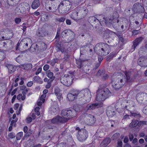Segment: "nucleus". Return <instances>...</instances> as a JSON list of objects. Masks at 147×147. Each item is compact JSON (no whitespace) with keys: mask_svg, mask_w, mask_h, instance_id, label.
I'll return each mask as SVG.
<instances>
[{"mask_svg":"<svg viewBox=\"0 0 147 147\" xmlns=\"http://www.w3.org/2000/svg\"><path fill=\"white\" fill-rule=\"evenodd\" d=\"M88 12V10L86 7H77L70 14V17L77 22L85 18Z\"/></svg>","mask_w":147,"mask_h":147,"instance_id":"nucleus-1","label":"nucleus"},{"mask_svg":"<svg viewBox=\"0 0 147 147\" xmlns=\"http://www.w3.org/2000/svg\"><path fill=\"white\" fill-rule=\"evenodd\" d=\"M95 50L99 55L106 56L110 52V46L107 43H99L96 45Z\"/></svg>","mask_w":147,"mask_h":147,"instance_id":"nucleus-2","label":"nucleus"},{"mask_svg":"<svg viewBox=\"0 0 147 147\" xmlns=\"http://www.w3.org/2000/svg\"><path fill=\"white\" fill-rule=\"evenodd\" d=\"M111 94V93L108 88H99L97 92L96 100L99 101L104 100Z\"/></svg>","mask_w":147,"mask_h":147,"instance_id":"nucleus-3","label":"nucleus"},{"mask_svg":"<svg viewBox=\"0 0 147 147\" xmlns=\"http://www.w3.org/2000/svg\"><path fill=\"white\" fill-rule=\"evenodd\" d=\"M118 14L117 12H114L113 13L112 16L111 17L105 16L103 15H100L99 16L98 19L100 22V24H105L107 26L111 25L112 24V20L118 17Z\"/></svg>","mask_w":147,"mask_h":147,"instance_id":"nucleus-4","label":"nucleus"},{"mask_svg":"<svg viewBox=\"0 0 147 147\" xmlns=\"http://www.w3.org/2000/svg\"><path fill=\"white\" fill-rule=\"evenodd\" d=\"M118 76L115 81L111 80L112 86L116 90L121 88L125 84L126 80L124 75L121 74Z\"/></svg>","mask_w":147,"mask_h":147,"instance_id":"nucleus-5","label":"nucleus"},{"mask_svg":"<svg viewBox=\"0 0 147 147\" xmlns=\"http://www.w3.org/2000/svg\"><path fill=\"white\" fill-rule=\"evenodd\" d=\"M62 116L65 119V122H66L71 118L76 116V112L74 110H71L70 108L63 110L61 112Z\"/></svg>","mask_w":147,"mask_h":147,"instance_id":"nucleus-6","label":"nucleus"},{"mask_svg":"<svg viewBox=\"0 0 147 147\" xmlns=\"http://www.w3.org/2000/svg\"><path fill=\"white\" fill-rule=\"evenodd\" d=\"M76 129L78 131L77 137L79 141L83 142L86 139L88 135V131L82 128L80 129L79 127H77Z\"/></svg>","mask_w":147,"mask_h":147,"instance_id":"nucleus-7","label":"nucleus"},{"mask_svg":"<svg viewBox=\"0 0 147 147\" xmlns=\"http://www.w3.org/2000/svg\"><path fill=\"white\" fill-rule=\"evenodd\" d=\"M84 94V97L82 99V100L84 103H86L89 102L91 99V95L89 90L86 89L81 91V93Z\"/></svg>","mask_w":147,"mask_h":147,"instance_id":"nucleus-8","label":"nucleus"},{"mask_svg":"<svg viewBox=\"0 0 147 147\" xmlns=\"http://www.w3.org/2000/svg\"><path fill=\"white\" fill-rule=\"evenodd\" d=\"M129 107L128 102L125 100H122L119 101L117 103L115 106V108L116 109H126L129 111V109L128 108Z\"/></svg>","mask_w":147,"mask_h":147,"instance_id":"nucleus-9","label":"nucleus"},{"mask_svg":"<svg viewBox=\"0 0 147 147\" xmlns=\"http://www.w3.org/2000/svg\"><path fill=\"white\" fill-rule=\"evenodd\" d=\"M71 76L68 75H65L64 76L62 77L60 79L61 82L64 85L69 86L71 84Z\"/></svg>","mask_w":147,"mask_h":147,"instance_id":"nucleus-10","label":"nucleus"},{"mask_svg":"<svg viewBox=\"0 0 147 147\" xmlns=\"http://www.w3.org/2000/svg\"><path fill=\"white\" fill-rule=\"evenodd\" d=\"M133 10L134 13H140L144 12V9L141 3H136L134 4L133 7Z\"/></svg>","mask_w":147,"mask_h":147,"instance_id":"nucleus-11","label":"nucleus"},{"mask_svg":"<svg viewBox=\"0 0 147 147\" xmlns=\"http://www.w3.org/2000/svg\"><path fill=\"white\" fill-rule=\"evenodd\" d=\"M32 41L31 39L28 38L23 39L20 42V45L22 46L23 48L25 49H26L28 47V45L30 46Z\"/></svg>","mask_w":147,"mask_h":147,"instance_id":"nucleus-12","label":"nucleus"},{"mask_svg":"<svg viewBox=\"0 0 147 147\" xmlns=\"http://www.w3.org/2000/svg\"><path fill=\"white\" fill-rule=\"evenodd\" d=\"M88 21L90 23L92 26H94L96 28L98 26L97 25L100 24V22L98 19L95 16H90L88 19Z\"/></svg>","mask_w":147,"mask_h":147,"instance_id":"nucleus-13","label":"nucleus"},{"mask_svg":"<svg viewBox=\"0 0 147 147\" xmlns=\"http://www.w3.org/2000/svg\"><path fill=\"white\" fill-rule=\"evenodd\" d=\"M147 99V94L145 93H139L137 94L136 99L139 103H142L143 100H146Z\"/></svg>","mask_w":147,"mask_h":147,"instance_id":"nucleus-14","label":"nucleus"},{"mask_svg":"<svg viewBox=\"0 0 147 147\" xmlns=\"http://www.w3.org/2000/svg\"><path fill=\"white\" fill-rule=\"evenodd\" d=\"M66 4V1H63L60 3L58 7L59 13H65Z\"/></svg>","mask_w":147,"mask_h":147,"instance_id":"nucleus-15","label":"nucleus"},{"mask_svg":"<svg viewBox=\"0 0 147 147\" xmlns=\"http://www.w3.org/2000/svg\"><path fill=\"white\" fill-rule=\"evenodd\" d=\"M101 106V104L97 103L92 104L89 105H88L84 109V110L85 111H87L89 110H94L95 108H98Z\"/></svg>","mask_w":147,"mask_h":147,"instance_id":"nucleus-16","label":"nucleus"},{"mask_svg":"<svg viewBox=\"0 0 147 147\" xmlns=\"http://www.w3.org/2000/svg\"><path fill=\"white\" fill-rule=\"evenodd\" d=\"M63 118L57 116L51 120V122L53 124H58L60 123H65V121Z\"/></svg>","mask_w":147,"mask_h":147,"instance_id":"nucleus-17","label":"nucleus"},{"mask_svg":"<svg viewBox=\"0 0 147 147\" xmlns=\"http://www.w3.org/2000/svg\"><path fill=\"white\" fill-rule=\"evenodd\" d=\"M50 34L49 32L42 29H38L36 33V35L39 37H43L45 36Z\"/></svg>","mask_w":147,"mask_h":147,"instance_id":"nucleus-18","label":"nucleus"},{"mask_svg":"<svg viewBox=\"0 0 147 147\" xmlns=\"http://www.w3.org/2000/svg\"><path fill=\"white\" fill-rule=\"evenodd\" d=\"M106 113L107 116L109 117L113 116L116 114L114 109L111 106L107 108Z\"/></svg>","mask_w":147,"mask_h":147,"instance_id":"nucleus-19","label":"nucleus"},{"mask_svg":"<svg viewBox=\"0 0 147 147\" xmlns=\"http://www.w3.org/2000/svg\"><path fill=\"white\" fill-rule=\"evenodd\" d=\"M95 118L94 116L91 115H89L88 116L86 121L88 124L91 125L93 124L95 121Z\"/></svg>","mask_w":147,"mask_h":147,"instance_id":"nucleus-20","label":"nucleus"},{"mask_svg":"<svg viewBox=\"0 0 147 147\" xmlns=\"http://www.w3.org/2000/svg\"><path fill=\"white\" fill-rule=\"evenodd\" d=\"M130 116L132 117L139 119L141 117V115L140 113L135 111H130Z\"/></svg>","mask_w":147,"mask_h":147,"instance_id":"nucleus-21","label":"nucleus"},{"mask_svg":"<svg viewBox=\"0 0 147 147\" xmlns=\"http://www.w3.org/2000/svg\"><path fill=\"white\" fill-rule=\"evenodd\" d=\"M143 39V37H140L137 38L134 41L133 45L132 47V48L134 49V50H135L136 47L141 42Z\"/></svg>","mask_w":147,"mask_h":147,"instance_id":"nucleus-22","label":"nucleus"},{"mask_svg":"<svg viewBox=\"0 0 147 147\" xmlns=\"http://www.w3.org/2000/svg\"><path fill=\"white\" fill-rule=\"evenodd\" d=\"M6 67L8 69V72L10 74L13 73L16 69V67L15 66H14L11 64H7L6 65Z\"/></svg>","mask_w":147,"mask_h":147,"instance_id":"nucleus-23","label":"nucleus"},{"mask_svg":"<svg viewBox=\"0 0 147 147\" xmlns=\"http://www.w3.org/2000/svg\"><path fill=\"white\" fill-rule=\"evenodd\" d=\"M56 49L57 52L61 51L63 53L64 51V48L63 46V44H61V42L57 43L56 46Z\"/></svg>","mask_w":147,"mask_h":147,"instance_id":"nucleus-24","label":"nucleus"},{"mask_svg":"<svg viewBox=\"0 0 147 147\" xmlns=\"http://www.w3.org/2000/svg\"><path fill=\"white\" fill-rule=\"evenodd\" d=\"M145 58L143 57H140L138 60V65L141 67H147V64H146Z\"/></svg>","mask_w":147,"mask_h":147,"instance_id":"nucleus-25","label":"nucleus"},{"mask_svg":"<svg viewBox=\"0 0 147 147\" xmlns=\"http://www.w3.org/2000/svg\"><path fill=\"white\" fill-rule=\"evenodd\" d=\"M89 49V45H88L82 47L80 49V55H83L82 53H88Z\"/></svg>","mask_w":147,"mask_h":147,"instance_id":"nucleus-26","label":"nucleus"},{"mask_svg":"<svg viewBox=\"0 0 147 147\" xmlns=\"http://www.w3.org/2000/svg\"><path fill=\"white\" fill-rule=\"evenodd\" d=\"M40 3L39 0H34L33 1L31 7L33 9H36L39 7Z\"/></svg>","mask_w":147,"mask_h":147,"instance_id":"nucleus-27","label":"nucleus"},{"mask_svg":"<svg viewBox=\"0 0 147 147\" xmlns=\"http://www.w3.org/2000/svg\"><path fill=\"white\" fill-rule=\"evenodd\" d=\"M55 93L57 96V98L60 99L61 97V94L60 93V88L57 87H55L54 88Z\"/></svg>","mask_w":147,"mask_h":147,"instance_id":"nucleus-28","label":"nucleus"},{"mask_svg":"<svg viewBox=\"0 0 147 147\" xmlns=\"http://www.w3.org/2000/svg\"><path fill=\"white\" fill-rule=\"evenodd\" d=\"M5 31L6 32L10 33H7L6 34V36H7V39H9L11 38L13 36V33L11 30L10 29L6 28Z\"/></svg>","mask_w":147,"mask_h":147,"instance_id":"nucleus-29","label":"nucleus"},{"mask_svg":"<svg viewBox=\"0 0 147 147\" xmlns=\"http://www.w3.org/2000/svg\"><path fill=\"white\" fill-rule=\"evenodd\" d=\"M138 121L137 120L133 119L129 125V127L131 128H134L138 126Z\"/></svg>","mask_w":147,"mask_h":147,"instance_id":"nucleus-30","label":"nucleus"},{"mask_svg":"<svg viewBox=\"0 0 147 147\" xmlns=\"http://www.w3.org/2000/svg\"><path fill=\"white\" fill-rule=\"evenodd\" d=\"M110 142V140L109 139H105L101 143L100 146L102 147H105L109 144Z\"/></svg>","mask_w":147,"mask_h":147,"instance_id":"nucleus-31","label":"nucleus"},{"mask_svg":"<svg viewBox=\"0 0 147 147\" xmlns=\"http://www.w3.org/2000/svg\"><path fill=\"white\" fill-rule=\"evenodd\" d=\"M121 25V23L120 22L119 20H117L116 22L113 23V26L116 30H117L119 28L120 26Z\"/></svg>","mask_w":147,"mask_h":147,"instance_id":"nucleus-32","label":"nucleus"},{"mask_svg":"<svg viewBox=\"0 0 147 147\" xmlns=\"http://www.w3.org/2000/svg\"><path fill=\"white\" fill-rule=\"evenodd\" d=\"M125 78L126 79V82L127 83L130 82H131V79H130V76L131 75V73L130 72H125Z\"/></svg>","mask_w":147,"mask_h":147,"instance_id":"nucleus-33","label":"nucleus"},{"mask_svg":"<svg viewBox=\"0 0 147 147\" xmlns=\"http://www.w3.org/2000/svg\"><path fill=\"white\" fill-rule=\"evenodd\" d=\"M81 106L80 105H75L74 108V109H71V110H74L76 112V115L77 114V112H79L80 111Z\"/></svg>","mask_w":147,"mask_h":147,"instance_id":"nucleus-34","label":"nucleus"},{"mask_svg":"<svg viewBox=\"0 0 147 147\" xmlns=\"http://www.w3.org/2000/svg\"><path fill=\"white\" fill-rule=\"evenodd\" d=\"M65 13L71 10V2L68 1H66Z\"/></svg>","mask_w":147,"mask_h":147,"instance_id":"nucleus-35","label":"nucleus"},{"mask_svg":"<svg viewBox=\"0 0 147 147\" xmlns=\"http://www.w3.org/2000/svg\"><path fill=\"white\" fill-rule=\"evenodd\" d=\"M47 77L53 80L55 78V77L53 76V72H51L50 70L48 71L47 72Z\"/></svg>","mask_w":147,"mask_h":147,"instance_id":"nucleus-36","label":"nucleus"},{"mask_svg":"<svg viewBox=\"0 0 147 147\" xmlns=\"http://www.w3.org/2000/svg\"><path fill=\"white\" fill-rule=\"evenodd\" d=\"M77 97V96L74 95H73L71 94L68 93L67 95V98L70 101L74 100Z\"/></svg>","mask_w":147,"mask_h":147,"instance_id":"nucleus-37","label":"nucleus"},{"mask_svg":"<svg viewBox=\"0 0 147 147\" xmlns=\"http://www.w3.org/2000/svg\"><path fill=\"white\" fill-rule=\"evenodd\" d=\"M79 93V91L74 89H72L68 93L71 94L73 95L77 96L78 95Z\"/></svg>","mask_w":147,"mask_h":147,"instance_id":"nucleus-38","label":"nucleus"},{"mask_svg":"<svg viewBox=\"0 0 147 147\" xmlns=\"http://www.w3.org/2000/svg\"><path fill=\"white\" fill-rule=\"evenodd\" d=\"M58 61V59L57 58L53 59L51 61H48L47 63H49L52 66H54L55 64Z\"/></svg>","mask_w":147,"mask_h":147,"instance_id":"nucleus-39","label":"nucleus"},{"mask_svg":"<svg viewBox=\"0 0 147 147\" xmlns=\"http://www.w3.org/2000/svg\"><path fill=\"white\" fill-rule=\"evenodd\" d=\"M33 79L34 81L39 84H42L43 82L42 79L38 76H35L34 77Z\"/></svg>","mask_w":147,"mask_h":147,"instance_id":"nucleus-40","label":"nucleus"},{"mask_svg":"<svg viewBox=\"0 0 147 147\" xmlns=\"http://www.w3.org/2000/svg\"><path fill=\"white\" fill-rule=\"evenodd\" d=\"M138 126L139 127H142L144 125H147V122L146 121H138Z\"/></svg>","mask_w":147,"mask_h":147,"instance_id":"nucleus-41","label":"nucleus"},{"mask_svg":"<svg viewBox=\"0 0 147 147\" xmlns=\"http://www.w3.org/2000/svg\"><path fill=\"white\" fill-rule=\"evenodd\" d=\"M83 0H73L71 2V4L76 6L78 5Z\"/></svg>","mask_w":147,"mask_h":147,"instance_id":"nucleus-42","label":"nucleus"},{"mask_svg":"<svg viewBox=\"0 0 147 147\" xmlns=\"http://www.w3.org/2000/svg\"><path fill=\"white\" fill-rule=\"evenodd\" d=\"M84 61L81 60L78 61L77 62V66L79 68H81L84 66Z\"/></svg>","mask_w":147,"mask_h":147,"instance_id":"nucleus-43","label":"nucleus"},{"mask_svg":"<svg viewBox=\"0 0 147 147\" xmlns=\"http://www.w3.org/2000/svg\"><path fill=\"white\" fill-rule=\"evenodd\" d=\"M26 97V95H22V94H20L17 96V98L18 100H20L21 99L22 100H24L25 99Z\"/></svg>","mask_w":147,"mask_h":147,"instance_id":"nucleus-44","label":"nucleus"},{"mask_svg":"<svg viewBox=\"0 0 147 147\" xmlns=\"http://www.w3.org/2000/svg\"><path fill=\"white\" fill-rule=\"evenodd\" d=\"M23 132H20L18 133L16 135V138L17 140H20L22 137L23 136Z\"/></svg>","mask_w":147,"mask_h":147,"instance_id":"nucleus-45","label":"nucleus"},{"mask_svg":"<svg viewBox=\"0 0 147 147\" xmlns=\"http://www.w3.org/2000/svg\"><path fill=\"white\" fill-rule=\"evenodd\" d=\"M115 55V53H110L109 56L106 58V60L109 61L111 59H112L113 57Z\"/></svg>","mask_w":147,"mask_h":147,"instance_id":"nucleus-46","label":"nucleus"},{"mask_svg":"<svg viewBox=\"0 0 147 147\" xmlns=\"http://www.w3.org/2000/svg\"><path fill=\"white\" fill-rule=\"evenodd\" d=\"M70 31V30H66L62 32L61 34L62 37H65V35H67V34L69 32V31Z\"/></svg>","mask_w":147,"mask_h":147,"instance_id":"nucleus-47","label":"nucleus"},{"mask_svg":"<svg viewBox=\"0 0 147 147\" xmlns=\"http://www.w3.org/2000/svg\"><path fill=\"white\" fill-rule=\"evenodd\" d=\"M25 70H28L32 68V65L31 63L25 64Z\"/></svg>","mask_w":147,"mask_h":147,"instance_id":"nucleus-48","label":"nucleus"},{"mask_svg":"<svg viewBox=\"0 0 147 147\" xmlns=\"http://www.w3.org/2000/svg\"><path fill=\"white\" fill-rule=\"evenodd\" d=\"M116 36L119 38L120 41L122 42L124 41V39L122 35L118 33H115Z\"/></svg>","mask_w":147,"mask_h":147,"instance_id":"nucleus-49","label":"nucleus"},{"mask_svg":"<svg viewBox=\"0 0 147 147\" xmlns=\"http://www.w3.org/2000/svg\"><path fill=\"white\" fill-rule=\"evenodd\" d=\"M120 136L119 134L118 133H116L114 134L111 137V138L113 140H115L118 138Z\"/></svg>","mask_w":147,"mask_h":147,"instance_id":"nucleus-50","label":"nucleus"},{"mask_svg":"<svg viewBox=\"0 0 147 147\" xmlns=\"http://www.w3.org/2000/svg\"><path fill=\"white\" fill-rule=\"evenodd\" d=\"M66 19V18L65 16H63L61 17L60 18H58L56 19V20L59 22H63Z\"/></svg>","mask_w":147,"mask_h":147,"instance_id":"nucleus-51","label":"nucleus"},{"mask_svg":"<svg viewBox=\"0 0 147 147\" xmlns=\"http://www.w3.org/2000/svg\"><path fill=\"white\" fill-rule=\"evenodd\" d=\"M8 137L12 139L15 137L16 134L14 132H12L9 133L8 135Z\"/></svg>","mask_w":147,"mask_h":147,"instance_id":"nucleus-52","label":"nucleus"},{"mask_svg":"<svg viewBox=\"0 0 147 147\" xmlns=\"http://www.w3.org/2000/svg\"><path fill=\"white\" fill-rule=\"evenodd\" d=\"M51 7L52 10L51 11L53 13L55 12L57 10V9H58V7H57L54 5H52Z\"/></svg>","mask_w":147,"mask_h":147,"instance_id":"nucleus-53","label":"nucleus"},{"mask_svg":"<svg viewBox=\"0 0 147 147\" xmlns=\"http://www.w3.org/2000/svg\"><path fill=\"white\" fill-rule=\"evenodd\" d=\"M69 55L67 53H65L64 54V56L63 58V59L65 61H67L69 59Z\"/></svg>","mask_w":147,"mask_h":147,"instance_id":"nucleus-54","label":"nucleus"},{"mask_svg":"<svg viewBox=\"0 0 147 147\" xmlns=\"http://www.w3.org/2000/svg\"><path fill=\"white\" fill-rule=\"evenodd\" d=\"M46 94H43L42 95L40 98V100L42 101V102H43L45 101V98L46 97Z\"/></svg>","mask_w":147,"mask_h":147,"instance_id":"nucleus-55","label":"nucleus"},{"mask_svg":"<svg viewBox=\"0 0 147 147\" xmlns=\"http://www.w3.org/2000/svg\"><path fill=\"white\" fill-rule=\"evenodd\" d=\"M21 20L20 18H16L15 19V22L16 24H19L21 22Z\"/></svg>","mask_w":147,"mask_h":147,"instance_id":"nucleus-56","label":"nucleus"},{"mask_svg":"<svg viewBox=\"0 0 147 147\" xmlns=\"http://www.w3.org/2000/svg\"><path fill=\"white\" fill-rule=\"evenodd\" d=\"M32 118L30 117H27L26 119V122L28 123H29L32 121Z\"/></svg>","mask_w":147,"mask_h":147,"instance_id":"nucleus-57","label":"nucleus"},{"mask_svg":"<svg viewBox=\"0 0 147 147\" xmlns=\"http://www.w3.org/2000/svg\"><path fill=\"white\" fill-rule=\"evenodd\" d=\"M17 121V120H13L11 122L10 125L16 127V122Z\"/></svg>","mask_w":147,"mask_h":147,"instance_id":"nucleus-58","label":"nucleus"},{"mask_svg":"<svg viewBox=\"0 0 147 147\" xmlns=\"http://www.w3.org/2000/svg\"><path fill=\"white\" fill-rule=\"evenodd\" d=\"M49 66L47 64H46L44 66L43 69L44 71H46L49 69Z\"/></svg>","mask_w":147,"mask_h":147,"instance_id":"nucleus-59","label":"nucleus"},{"mask_svg":"<svg viewBox=\"0 0 147 147\" xmlns=\"http://www.w3.org/2000/svg\"><path fill=\"white\" fill-rule=\"evenodd\" d=\"M30 89L29 88H26V89H25V90H22V93L23 95H26V93H27L28 90H29Z\"/></svg>","mask_w":147,"mask_h":147,"instance_id":"nucleus-60","label":"nucleus"},{"mask_svg":"<svg viewBox=\"0 0 147 147\" xmlns=\"http://www.w3.org/2000/svg\"><path fill=\"white\" fill-rule=\"evenodd\" d=\"M42 68L41 67H39L38 69L37 70V71H36L35 73V74L36 75H38L42 71Z\"/></svg>","mask_w":147,"mask_h":147,"instance_id":"nucleus-61","label":"nucleus"},{"mask_svg":"<svg viewBox=\"0 0 147 147\" xmlns=\"http://www.w3.org/2000/svg\"><path fill=\"white\" fill-rule=\"evenodd\" d=\"M129 115H125L123 118V120H127V119H129Z\"/></svg>","mask_w":147,"mask_h":147,"instance_id":"nucleus-62","label":"nucleus"},{"mask_svg":"<svg viewBox=\"0 0 147 147\" xmlns=\"http://www.w3.org/2000/svg\"><path fill=\"white\" fill-rule=\"evenodd\" d=\"M51 86V84L50 82H48L47 83V84L45 86V87L46 88H49Z\"/></svg>","mask_w":147,"mask_h":147,"instance_id":"nucleus-63","label":"nucleus"},{"mask_svg":"<svg viewBox=\"0 0 147 147\" xmlns=\"http://www.w3.org/2000/svg\"><path fill=\"white\" fill-rule=\"evenodd\" d=\"M30 51L31 52H35L36 51V49L34 47H32V46H30Z\"/></svg>","mask_w":147,"mask_h":147,"instance_id":"nucleus-64","label":"nucleus"}]
</instances>
